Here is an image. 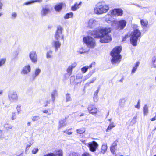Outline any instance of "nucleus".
<instances>
[{"label": "nucleus", "mask_w": 156, "mask_h": 156, "mask_svg": "<svg viewBox=\"0 0 156 156\" xmlns=\"http://www.w3.org/2000/svg\"><path fill=\"white\" fill-rule=\"evenodd\" d=\"M107 149V146L106 144H103L101 146V152L103 153H105Z\"/></svg>", "instance_id": "5701e85b"}, {"label": "nucleus", "mask_w": 156, "mask_h": 156, "mask_svg": "<svg viewBox=\"0 0 156 156\" xmlns=\"http://www.w3.org/2000/svg\"><path fill=\"white\" fill-rule=\"evenodd\" d=\"M6 60V58H3L0 59V67L2 66L5 63Z\"/></svg>", "instance_id": "7c9ffc66"}, {"label": "nucleus", "mask_w": 156, "mask_h": 156, "mask_svg": "<svg viewBox=\"0 0 156 156\" xmlns=\"http://www.w3.org/2000/svg\"><path fill=\"white\" fill-rule=\"evenodd\" d=\"M118 142V140H116L112 144L110 147V150L111 152L113 154H115V151L116 150V147L117 145V143Z\"/></svg>", "instance_id": "9b49d317"}, {"label": "nucleus", "mask_w": 156, "mask_h": 156, "mask_svg": "<svg viewBox=\"0 0 156 156\" xmlns=\"http://www.w3.org/2000/svg\"><path fill=\"white\" fill-rule=\"evenodd\" d=\"M62 30L63 28L61 26L59 25L57 27L55 35V37L57 41H54L52 43L53 46L55 48L56 51L57 50L61 45V43L58 40L60 37H61L62 39L63 40L64 39V36L62 34Z\"/></svg>", "instance_id": "20e7f679"}, {"label": "nucleus", "mask_w": 156, "mask_h": 156, "mask_svg": "<svg viewBox=\"0 0 156 156\" xmlns=\"http://www.w3.org/2000/svg\"><path fill=\"white\" fill-rule=\"evenodd\" d=\"M38 151V148H34L33 149L32 151V153L35 154H36Z\"/></svg>", "instance_id": "c9c22d12"}, {"label": "nucleus", "mask_w": 156, "mask_h": 156, "mask_svg": "<svg viewBox=\"0 0 156 156\" xmlns=\"http://www.w3.org/2000/svg\"><path fill=\"white\" fill-rule=\"evenodd\" d=\"M156 120V116H155L154 117H153L150 120L151 121H154Z\"/></svg>", "instance_id": "603ef678"}, {"label": "nucleus", "mask_w": 156, "mask_h": 156, "mask_svg": "<svg viewBox=\"0 0 156 156\" xmlns=\"http://www.w3.org/2000/svg\"><path fill=\"white\" fill-rule=\"evenodd\" d=\"M83 41L88 46L94 47L95 44L94 39L89 36L84 37Z\"/></svg>", "instance_id": "0eeeda50"}, {"label": "nucleus", "mask_w": 156, "mask_h": 156, "mask_svg": "<svg viewBox=\"0 0 156 156\" xmlns=\"http://www.w3.org/2000/svg\"><path fill=\"white\" fill-rule=\"evenodd\" d=\"M50 101H47L46 102L45 104L44 105V107H46L48 105V104H49Z\"/></svg>", "instance_id": "864d4df0"}, {"label": "nucleus", "mask_w": 156, "mask_h": 156, "mask_svg": "<svg viewBox=\"0 0 156 156\" xmlns=\"http://www.w3.org/2000/svg\"><path fill=\"white\" fill-rule=\"evenodd\" d=\"M29 56L31 61L35 63L37 61V56L35 52L32 51L29 55Z\"/></svg>", "instance_id": "f8f14e48"}, {"label": "nucleus", "mask_w": 156, "mask_h": 156, "mask_svg": "<svg viewBox=\"0 0 156 156\" xmlns=\"http://www.w3.org/2000/svg\"><path fill=\"white\" fill-rule=\"evenodd\" d=\"M13 127V126L8 124H5L4 126L5 129L7 130H9L11 129Z\"/></svg>", "instance_id": "cd10ccee"}, {"label": "nucleus", "mask_w": 156, "mask_h": 156, "mask_svg": "<svg viewBox=\"0 0 156 156\" xmlns=\"http://www.w3.org/2000/svg\"><path fill=\"white\" fill-rule=\"evenodd\" d=\"M112 120V119H109L108 120L109 121H111Z\"/></svg>", "instance_id": "338daca9"}, {"label": "nucleus", "mask_w": 156, "mask_h": 156, "mask_svg": "<svg viewBox=\"0 0 156 156\" xmlns=\"http://www.w3.org/2000/svg\"><path fill=\"white\" fill-rule=\"evenodd\" d=\"M73 16V13L72 12L67 13L64 16L65 19H67L70 18H72Z\"/></svg>", "instance_id": "393cba45"}, {"label": "nucleus", "mask_w": 156, "mask_h": 156, "mask_svg": "<svg viewBox=\"0 0 156 156\" xmlns=\"http://www.w3.org/2000/svg\"><path fill=\"white\" fill-rule=\"evenodd\" d=\"M3 6V4L1 2V0H0V10L2 9Z\"/></svg>", "instance_id": "3c124183"}, {"label": "nucleus", "mask_w": 156, "mask_h": 156, "mask_svg": "<svg viewBox=\"0 0 156 156\" xmlns=\"http://www.w3.org/2000/svg\"><path fill=\"white\" fill-rule=\"evenodd\" d=\"M115 125L113 122H112L110 124L106 129V132H108L111 130V129L115 126Z\"/></svg>", "instance_id": "b1692460"}, {"label": "nucleus", "mask_w": 156, "mask_h": 156, "mask_svg": "<svg viewBox=\"0 0 156 156\" xmlns=\"http://www.w3.org/2000/svg\"><path fill=\"white\" fill-rule=\"evenodd\" d=\"M91 64L93 65V66H94L95 64V62H92Z\"/></svg>", "instance_id": "bf43d9fd"}, {"label": "nucleus", "mask_w": 156, "mask_h": 156, "mask_svg": "<svg viewBox=\"0 0 156 156\" xmlns=\"http://www.w3.org/2000/svg\"><path fill=\"white\" fill-rule=\"evenodd\" d=\"M41 72L40 70L39 69H37L35 71V76H37Z\"/></svg>", "instance_id": "72a5a7b5"}, {"label": "nucleus", "mask_w": 156, "mask_h": 156, "mask_svg": "<svg viewBox=\"0 0 156 156\" xmlns=\"http://www.w3.org/2000/svg\"><path fill=\"white\" fill-rule=\"evenodd\" d=\"M30 67L29 65L25 66L22 70V72L23 74H27L30 71Z\"/></svg>", "instance_id": "6ab92c4d"}, {"label": "nucleus", "mask_w": 156, "mask_h": 156, "mask_svg": "<svg viewBox=\"0 0 156 156\" xmlns=\"http://www.w3.org/2000/svg\"><path fill=\"white\" fill-rule=\"evenodd\" d=\"M71 99V97L69 94H67L66 95V101H69Z\"/></svg>", "instance_id": "e433bc0d"}, {"label": "nucleus", "mask_w": 156, "mask_h": 156, "mask_svg": "<svg viewBox=\"0 0 156 156\" xmlns=\"http://www.w3.org/2000/svg\"><path fill=\"white\" fill-rule=\"evenodd\" d=\"M99 90H97L96 91V94H97L98 93V92Z\"/></svg>", "instance_id": "e2e57ef3"}, {"label": "nucleus", "mask_w": 156, "mask_h": 156, "mask_svg": "<svg viewBox=\"0 0 156 156\" xmlns=\"http://www.w3.org/2000/svg\"><path fill=\"white\" fill-rule=\"evenodd\" d=\"M87 109L89 113L93 115H96L98 113L99 111L96 107L93 104L89 105Z\"/></svg>", "instance_id": "1a4fd4ad"}, {"label": "nucleus", "mask_w": 156, "mask_h": 156, "mask_svg": "<svg viewBox=\"0 0 156 156\" xmlns=\"http://www.w3.org/2000/svg\"><path fill=\"white\" fill-rule=\"evenodd\" d=\"M152 62L153 67L156 68V59L153 60Z\"/></svg>", "instance_id": "4c0bfd02"}, {"label": "nucleus", "mask_w": 156, "mask_h": 156, "mask_svg": "<svg viewBox=\"0 0 156 156\" xmlns=\"http://www.w3.org/2000/svg\"><path fill=\"white\" fill-rule=\"evenodd\" d=\"M42 0H33V2H34V3L35 2H41L42 1Z\"/></svg>", "instance_id": "5fc2aeb1"}, {"label": "nucleus", "mask_w": 156, "mask_h": 156, "mask_svg": "<svg viewBox=\"0 0 156 156\" xmlns=\"http://www.w3.org/2000/svg\"><path fill=\"white\" fill-rule=\"evenodd\" d=\"M52 51H49L47 54V58L51 57L52 55Z\"/></svg>", "instance_id": "f704fd0d"}, {"label": "nucleus", "mask_w": 156, "mask_h": 156, "mask_svg": "<svg viewBox=\"0 0 156 156\" xmlns=\"http://www.w3.org/2000/svg\"><path fill=\"white\" fill-rule=\"evenodd\" d=\"M140 100H139L137 105L135 106V107L137 108L138 109H139L140 108Z\"/></svg>", "instance_id": "ea45409f"}, {"label": "nucleus", "mask_w": 156, "mask_h": 156, "mask_svg": "<svg viewBox=\"0 0 156 156\" xmlns=\"http://www.w3.org/2000/svg\"><path fill=\"white\" fill-rule=\"evenodd\" d=\"M2 90H0V94H1L2 93Z\"/></svg>", "instance_id": "0e129e2a"}, {"label": "nucleus", "mask_w": 156, "mask_h": 156, "mask_svg": "<svg viewBox=\"0 0 156 156\" xmlns=\"http://www.w3.org/2000/svg\"><path fill=\"white\" fill-rule=\"evenodd\" d=\"M76 64L74 63L72 64L71 65L69 66L67 69V72L68 73H69L70 75H71L72 73L73 69L76 66Z\"/></svg>", "instance_id": "a211bd4d"}, {"label": "nucleus", "mask_w": 156, "mask_h": 156, "mask_svg": "<svg viewBox=\"0 0 156 156\" xmlns=\"http://www.w3.org/2000/svg\"><path fill=\"white\" fill-rule=\"evenodd\" d=\"M141 25L144 27H147L148 24V21L145 19L140 20Z\"/></svg>", "instance_id": "4be33fe9"}, {"label": "nucleus", "mask_w": 156, "mask_h": 156, "mask_svg": "<svg viewBox=\"0 0 156 156\" xmlns=\"http://www.w3.org/2000/svg\"><path fill=\"white\" fill-rule=\"evenodd\" d=\"M32 144L30 143V144H27L26 146V148H28L30 147L32 145Z\"/></svg>", "instance_id": "4d7b16f0"}, {"label": "nucleus", "mask_w": 156, "mask_h": 156, "mask_svg": "<svg viewBox=\"0 0 156 156\" xmlns=\"http://www.w3.org/2000/svg\"><path fill=\"white\" fill-rule=\"evenodd\" d=\"M12 18H15V17H16V16H17V14L15 12H14V13H13L12 14Z\"/></svg>", "instance_id": "09e8293b"}, {"label": "nucleus", "mask_w": 156, "mask_h": 156, "mask_svg": "<svg viewBox=\"0 0 156 156\" xmlns=\"http://www.w3.org/2000/svg\"><path fill=\"white\" fill-rule=\"evenodd\" d=\"M38 118H39L38 116H34L33 117L32 120L34 121H36L38 120Z\"/></svg>", "instance_id": "79ce46f5"}, {"label": "nucleus", "mask_w": 156, "mask_h": 156, "mask_svg": "<svg viewBox=\"0 0 156 156\" xmlns=\"http://www.w3.org/2000/svg\"><path fill=\"white\" fill-rule=\"evenodd\" d=\"M121 46L115 47L111 51L110 55L112 57L111 62L112 64H118L120 62L122 55L120 54L122 50Z\"/></svg>", "instance_id": "7ed1b4c3"}, {"label": "nucleus", "mask_w": 156, "mask_h": 156, "mask_svg": "<svg viewBox=\"0 0 156 156\" xmlns=\"http://www.w3.org/2000/svg\"><path fill=\"white\" fill-rule=\"evenodd\" d=\"M20 107H21V106L20 105H18L17 107H16V109L17 110V111L18 112V113L19 114L20 112Z\"/></svg>", "instance_id": "37998d69"}, {"label": "nucleus", "mask_w": 156, "mask_h": 156, "mask_svg": "<svg viewBox=\"0 0 156 156\" xmlns=\"http://www.w3.org/2000/svg\"><path fill=\"white\" fill-rule=\"evenodd\" d=\"M111 31L110 27H101L94 30L91 35L95 38L100 39V42L101 43H108L112 40L111 35L109 34Z\"/></svg>", "instance_id": "f257e3e1"}, {"label": "nucleus", "mask_w": 156, "mask_h": 156, "mask_svg": "<svg viewBox=\"0 0 156 156\" xmlns=\"http://www.w3.org/2000/svg\"><path fill=\"white\" fill-rule=\"evenodd\" d=\"M140 62H137L135 64V66H134L136 68H137L139 66Z\"/></svg>", "instance_id": "8fccbe9b"}, {"label": "nucleus", "mask_w": 156, "mask_h": 156, "mask_svg": "<svg viewBox=\"0 0 156 156\" xmlns=\"http://www.w3.org/2000/svg\"><path fill=\"white\" fill-rule=\"evenodd\" d=\"M9 98L11 100H16L18 98L17 94L16 92L11 93L9 95Z\"/></svg>", "instance_id": "2eb2a0df"}, {"label": "nucleus", "mask_w": 156, "mask_h": 156, "mask_svg": "<svg viewBox=\"0 0 156 156\" xmlns=\"http://www.w3.org/2000/svg\"><path fill=\"white\" fill-rule=\"evenodd\" d=\"M66 118L61 119L59 122V128L64 126L66 125Z\"/></svg>", "instance_id": "f3484780"}, {"label": "nucleus", "mask_w": 156, "mask_h": 156, "mask_svg": "<svg viewBox=\"0 0 156 156\" xmlns=\"http://www.w3.org/2000/svg\"><path fill=\"white\" fill-rule=\"evenodd\" d=\"M148 112V108L146 105L143 107V114L144 115H147Z\"/></svg>", "instance_id": "a878e982"}, {"label": "nucleus", "mask_w": 156, "mask_h": 156, "mask_svg": "<svg viewBox=\"0 0 156 156\" xmlns=\"http://www.w3.org/2000/svg\"><path fill=\"white\" fill-rule=\"evenodd\" d=\"M50 12V9L48 5H46L45 7H43L41 11V14L42 16H45Z\"/></svg>", "instance_id": "ddd939ff"}, {"label": "nucleus", "mask_w": 156, "mask_h": 156, "mask_svg": "<svg viewBox=\"0 0 156 156\" xmlns=\"http://www.w3.org/2000/svg\"><path fill=\"white\" fill-rule=\"evenodd\" d=\"M137 26H136V28L134 29L130 34L127 33L125 36L122 37V42H124L129 38L130 36V43L133 46L137 45V41L140 38L141 32L137 28Z\"/></svg>", "instance_id": "f03ea898"}, {"label": "nucleus", "mask_w": 156, "mask_h": 156, "mask_svg": "<svg viewBox=\"0 0 156 156\" xmlns=\"http://www.w3.org/2000/svg\"><path fill=\"white\" fill-rule=\"evenodd\" d=\"M17 156H21L20 154L17 155Z\"/></svg>", "instance_id": "774afa93"}, {"label": "nucleus", "mask_w": 156, "mask_h": 156, "mask_svg": "<svg viewBox=\"0 0 156 156\" xmlns=\"http://www.w3.org/2000/svg\"><path fill=\"white\" fill-rule=\"evenodd\" d=\"M86 131L85 128L84 127H82L77 129L76 130L77 134L80 135L84 133Z\"/></svg>", "instance_id": "aec40b11"}, {"label": "nucleus", "mask_w": 156, "mask_h": 156, "mask_svg": "<svg viewBox=\"0 0 156 156\" xmlns=\"http://www.w3.org/2000/svg\"><path fill=\"white\" fill-rule=\"evenodd\" d=\"M127 22L126 20H122L117 21V29L119 30H123L126 26Z\"/></svg>", "instance_id": "9d476101"}, {"label": "nucleus", "mask_w": 156, "mask_h": 156, "mask_svg": "<svg viewBox=\"0 0 156 156\" xmlns=\"http://www.w3.org/2000/svg\"><path fill=\"white\" fill-rule=\"evenodd\" d=\"M53 156H63V152L61 150H57L54 151L53 153Z\"/></svg>", "instance_id": "dca6fc26"}, {"label": "nucleus", "mask_w": 156, "mask_h": 156, "mask_svg": "<svg viewBox=\"0 0 156 156\" xmlns=\"http://www.w3.org/2000/svg\"><path fill=\"white\" fill-rule=\"evenodd\" d=\"M137 118V116L136 115L135 116L133 117L130 122V123L131 125H133L136 122Z\"/></svg>", "instance_id": "c85d7f7f"}, {"label": "nucleus", "mask_w": 156, "mask_h": 156, "mask_svg": "<svg viewBox=\"0 0 156 156\" xmlns=\"http://www.w3.org/2000/svg\"><path fill=\"white\" fill-rule=\"evenodd\" d=\"M81 4L82 2H80L79 3L77 2L75 3L74 5L71 7V10L73 11L76 10L81 5Z\"/></svg>", "instance_id": "4468645a"}, {"label": "nucleus", "mask_w": 156, "mask_h": 156, "mask_svg": "<svg viewBox=\"0 0 156 156\" xmlns=\"http://www.w3.org/2000/svg\"><path fill=\"white\" fill-rule=\"evenodd\" d=\"M42 112L44 113H47L48 112V110H44L42 111Z\"/></svg>", "instance_id": "6e6d98bb"}, {"label": "nucleus", "mask_w": 156, "mask_h": 156, "mask_svg": "<svg viewBox=\"0 0 156 156\" xmlns=\"http://www.w3.org/2000/svg\"><path fill=\"white\" fill-rule=\"evenodd\" d=\"M137 69V68H136V67H134L132 69V70L131 71V73H135Z\"/></svg>", "instance_id": "de8ad7c7"}, {"label": "nucleus", "mask_w": 156, "mask_h": 156, "mask_svg": "<svg viewBox=\"0 0 156 156\" xmlns=\"http://www.w3.org/2000/svg\"><path fill=\"white\" fill-rule=\"evenodd\" d=\"M93 66V65L91 64L89 65V66H88V68H90Z\"/></svg>", "instance_id": "13d9d810"}, {"label": "nucleus", "mask_w": 156, "mask_h": 156, "mask_svg": "<svg viewBox=\"0 0 156 156\" xmlns=\"http://www.w3.org/2000/svg\"><path fill=\"white\" fill-rule=\"evenodd\" d=\"M111 15L113 17L122 16L124 13L123 10L120 8H115L110 11Z\"/></svg>", "instance_id": "423d86ee"}, {"label": "nucleus", "mask_w": 156, "mask_h": 156, "mask_svg": "<svg viewBox=\"0 0 156 156\" xmlns=\"http://www.w3.org/2000/svg\"><path fill=\"white\" fill-rule=\"evenodd\" d=\"M16 113L15 112H13L12 114L11 119L12 120H14L16 118Z\"/></svg>", "instance_id": "2f4dec72"}, {"label": "nucleus", "mask_w": 156, "mask_h": 156, "mask_svg": "<svg viewBox=\"0 0 156 156\" xmlns=\"http://www.w3.org/2000/svg\"><path fill=\"white\" fill-rule=\"evenodd\" d=\"M88 69V66H86L82 68L81 69V70L82 73H85L87 71Z\"/></svg>", "instance_id": "c756f323"}, {"label": "nucleus", "mask_w": 156, "mask_h": 156, "mask_svg": "<svg viewBox=\"0 0 156 156\" xmlns=\"http://www.w3.org/2000/svg\"><path fill=\"white\" fill-rule=\"evenodd\" d=\"M63 4L59 3L57 4L55 6L54 9L55 10L57 11H59L62 8Z\"/></svg>", "instance_id": "412c9836"}, {"label": "nucleus", "mask_w": 156, "mask_h": 156, "mask_svg": "<svg viewBox=\"0 0 156 156\" xmlns=\"http://www.w3.org/2000/svg\"><path fill=\"white\" fill-rule=\"evenodd\" d=\"M34 3V2H33V0H31V1H28L27 2H26L24 4L26 5H27L30 4H32V3Z\"/></svg>", "instance_id": "58836bf2"}, {"label": "nucleus", "mask_w": 156, "mask_h": 156, "mask_svg": "<svg viewBox=\"0 0 156 156\" xmlns=\"http://www.w3.org/2000/svg\"><path fill=\"white\" fill-rule=\"evenodd\" d=\"M69 156H78L77 153L75 152H71L69 154Z\"/></svg>", "instance_id": "a19ab883"}, {"label": "nucleus", "mask_w": 156, "mask_h": 156, "mask_svg": "<svg viewBox=\"0 0 156 156\" xmlns=\"http://www.w3.org/2000/svg\"><path fill=\"white\" fill-rule=\"evenodd\" d=\"M87 146L90 151L92 152H95L98 147V144L95 141L89 142Z\"/></svg>", "instance_id": "6e6552de"}, {"label": "nucleus", "mask_w": 156, "mask_h": 156, "mask_svg": "<svg viewBox=\"0 0 156 156\" xmlns=\"http://www.w3.org/2000/svg\"><path fill=\"white\" fill-rule=\"evenodd\" d=\"M109 5L106 4L104 2H99L96 5L94 12L97 14H101L107 12L109 9Z\"/></svg>", "instance_id": "39448f33"}, {"label": "nucleus", "mask_w": 156, "mask_h": 156, "mask_svg": "<svg viewBox=\"0 0 156 156\" xmlns=\"http://www.w3.org/2000/svg\"><path fill=\"white\" fill-rule=\"evenodd\" d=\"M123 80V78H122V79H121L120 80V82H122V80Z\"/></svg>", "instance_id": "69168bd1"}, {"label": "nucleus", "mask_w": 156, "mask_h": 156, "mask_svg": "<svg viewBox=\"0 0 156 156\" xmlns=\"http://www.w3.org/2000/svg\"><path fill=\"white\" fill-rule=\"evenodd\" d=\"M31 123L30 122H28L27 123V125L28 126H30V125Z\"/></svg>", "instance_id": "052dcab7"}, {"label": "nucleus", "mask_w": 156, "mask_h": 156, "mask_svg": "<svg viewBox=\"0 0 156 156\" xmlns=\"http://www.w3.org/2000/svg\"><path fill=\"white\" fill-rule=\"evenodd\" d=\"M96 79V77L93 78L91 80H90L89 82L87 83L86 84L88 85H89L90 83H94Z\"/></svg>", "instance_id": "473e14b6"}, {"label": "nucleus", "mask_w": 156, "mask_h": 156, "mask_svg": "<svg viewBox=\"0 0 156 156\" xmlns=\"http://www.w3.org/2000/svg\"><path fill=\"white\" fill-rule=\"evenodd\" d=\"M85 115V114H84L83 113H82L80 115V116H83Z\"/></svg>", "instance_id": "680f3d73"}, {"label": "nucleus", "mask_w": 156, "mask_h": 156, "mask_svg": "<svg viewBox=\"0 0 156 156\" xmlns=\"http://www.w3.org/2000/svg\"><path fill=\"white\" fill-rule=\"evenodd\" d=\"M4 132L3 130H0V138L2 137L4 135Z\"/></svg>", "instance_id": "c03bdc74"}, {"label": "nucleus", "mask_w": 156, "mask_h": 156, "mask_svg": "<svg viewBox=\"0 0 156 156\" xmlns=\"http://www.w3.org/2000/svg\"><path fill=\"white\" fill-rule=\"evenodd\" d=\"M44 156H53V153H48L46 154H45Z\"/></svg>", "instance_id": "49530a36"}, {"label": "nucleus", "mask_w": 156, "mask_h": 156, "mask_svg": "<svg viewBox=\"0 0 156 156\" xmlns=\"http://www.w3.org/2000/svg\"><path fill=\"white\" fill-rule=\"evenodd\" d=\"M82 156H91L88 152H85L83 153Z\"/></svg>", "instance_id": "a18cd8bd"}, {"label": "nucleus", "mask_w": 156, "mask_h": 156, "mask_svg": "<svg viewBox=\"0 0 156 156\" xmlns=\"http://www.w3.org/2000/svg\"><path fill=\"white\" fill-rule=\"evenodd\" d=\"M72 129V128H71L69 129H66L65 130L63 131L64 133L67 135H71L72 134V132L71 131Z\"/></svg>", "instance_id": "bb28decb"}]
</instances>
